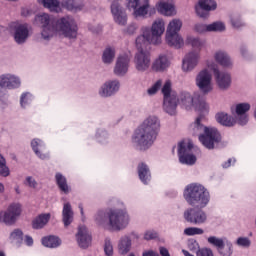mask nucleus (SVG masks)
Wrapping results in <instances>:
<instances>
[{"label": "nucleus", "instance_id": "40", "mask_svg": "<svg viewBox=\"0 0 256 256\" xmlns=\"http://www.w3.org/2000/svg\"><path fill=\"white\" fill-rule=\"evenodd\" d=\"M42 245L48 247L49 249H55L61 245V239L57 236H48L42 238Z\"/></svg>", "mask_w": 256, "mask_h": 256}, {"label": "nucleus", "instance_id": "11", "mask_svg": "<svg viewBox=\"0 0 256 256\" xmlns=\"http://www.w3.org/2000/svg\"><path fill=\"white\" fill-rule=\"evenodd\" d=\"M193 143L189 141H181L178 143V157L182 165H195L197 157L191 153Z\"/></svg>", "mask_w": 256, "mask_h": 256}, {"label": "nucleus", "instance_id": "9", "mask_svg": "<svg viewBox=\"0 0 256 256\" xmlns=\"http://www.w3.org/2000/svg\"><path fill=\"white\" fill-rule=\"evenodd\" d=\"M127 8L133 9V17L135 19H139V17H142L145 19L147 15H150L151 13H155V8L151 7V4L149 3V0H127Z\"/></svg>", "mask_w": 256, "mask_h": 256}, {"label": "nucleus", "instance_id": "16", "mask_svg": "<svg viewBox=\"0 0 256 256\" xmlns=\"http://www.w3.org/2000/svg\"><path fill=\"white\" fill-rule=\"evenodd\" d=\"M251 109L250 103H239L231 107V111L236 115L238 125H245L249 123V115L247 112Z\"/></svg>", "mask_w": 256, "mask_h": 256}, {"label": "nucleus", "instance_id": "48", "mask_svg": "<svg viewBox=\"0 0 256 256\" xmlns=\"http://www.w3.org/2000/svg\"><path fill=\"white\" fill-rule=\"evenodd\" d=\"M205 231L203 228H197V227H188L184 230V235H187L188 237H193V235H203Z\"/></svg>", "mask_w": 256, "mask_h": 256}, {"label": "nucleus", "instance_id": "26", "mask_svg": "<svg viewBox=\"0 0 256 256\" xmlns=\"http://www.w3.org/2000/svg\"><path fill=\"white\" fill-rule=\"evenodd\" d=\"M152 71L163 73L171 67V59L165 54L159 55L152 63Z\"/></svg>", "mask_w": 256, "mask_h": 256}, {"label": "nucleus", "instance_id": "37", "mask_svg": "<svg viewBox=\"0 0 256 256\" xmlns=\"http://www.w3.org/2000/svg\"><path fill=\"white\" fill-rule=\"evenodd\" d=\"M56 184L58 185V188L62 193H69L71 191V187H69V184H67V178L63 176L61 173H56L55 175Z\"/></svg>", "mask_w": 256, "mask_h": 256}, {"label": "nucleus", "instance_id": "38", "mask_svg": "<svg viewBox=\"0 0 256 256\" xmlns=\"http://www.w3.org/2000/svg\"><path fill=\"white\" fill-rule=\"evenodd\" d=\"M62 7L68 11H81L83 3H81V0H63Z\"/></svg>", "mask_w": 256, "mask_h": 256}, {"label": "nucleus", "instance_id": "54", "mask_svg": "<svg viewBox=\"0 0 256 256\" xmlns=\"http://www.w3.org/2000/svg\"><path fill=\"white\" fill-rule=\"evenodd\" d=\"M194 31L196 33H209V24L196 23L194 25Z\"/></svg>", "mask_w": 256, "mask_h": 256}, {"label": "nucleus", "instance_id": "25", "mask_svg": "<svg viewBox=\"0 0 256 256\" xmlns=\"http://www.w3.org/2000/svg\"><path fill=\"white\" fill-rule=\"evenodd\" d=\"M142 35H139L136 38V47L138 51H143L147 45H155V42H152L151 39V28L142 27Z\"/></svg>", "mask_w": 256, "mask_h": 256}, {"label": "nucleus", "instance_id": "7", "mask_svg": "<svg viewBox=\"0 0 256 256\" xmlns=\"http://www.w3.org/2000/svg\"><path fill=\"white\" fill-rule=\"evenodd\" d=\"M9 31L17 45H25L31 37V26L27 23L12 22L9 25Z\"/></svg>", "mask_w": 256, "mask_h": 256}, {"label": "nucleus", "instance_id": "60", "mask_svg": "<svg viewBox=\"0 0 256 256\" xmlns=\"http://www.w3.org/2000/svg\"><path fill=\"white\" fill-rule=\"evenodd\" d=\"M107 137H108L107 131L101 130L98 134V141L100 143H103V141H105V139H107Z\"/></svg>", "mask_w": 256, "mask_h": 256}, {"label": "nucleus", "instance_id": "57", "mask_svg": "<svg viewBox=\"0 0 256 256\" xmlns=\"http://www.w3.org/2000/svg\"><path fill=\"white\" fill-rule=\"evenodd\" d=\"M196 256H215L211 248L203 247L196 252Z\"/></svg>", "mask_w": 256, "mask_h": 256}, {"label": "nucleus", "instance_id": "35", "mask_svg": "<svg viewBox=\"0 0 256 256\" xmlns=\"http://www.w3.org/2000/svg\"><path fill=\"white\" fill-rule=\"evenodd\" d=\"M51 219V214H40L38 217H36L32 222L33 229H43L47 223H49V220Z\"/></svg>", "mask_w": 256, "mask_h": 256}, {"label": "nucleus", "instance_id": "61", "mask_svg": "<svg viewBox=\"0 0 256 256\" xmlns=\"http://www.w3.org/2000/svg\"><path fill=\"white\" fill-rule=\"evenodd\" d=\"M231 165H235V158H229L226 162L222 164L223 169H229Z\"/></svg>", "mask_w": 256, "mask_h": 256}, {"label": "nucleus", "instance_id": "39", "mask_svg": "<svg viewBox=\"0 0 256 256\" xmlns=\"http://www.w3.org/2000/svg\"><path fill=\"white\" fill-rule=\"evenodd\" d=\"M183 27V21L179 18L172 19L166 28V33H179Z\"/></svg>", "mask_w": 256, "mask_h": 256}, {"label": "nucleus", "instance_id": "49", "mask_svg": "<svg viewBox=\"0 0 256 256\" xmlns=\"http://www.w3.org/2000/svg\"><path fill=\"white\" fill-rule=\"evenodd\" d=\"M104 253L106 256H113V242L109 237L104 239Z\"/></svg>", "mask_w": 256, "mask_h": 256}, {"label": "nucleus", "instance_id": "31", "mask_svg": "<svg viewBox=\"0 0 256 256\" xmlns=\"http://www.w3.org/2000/svg\"><path fill=\"white\" fill-rule=\"evenodd\" d=\"M177 105H179L177 96L166 97L163 103V110L165 113H168V115H175V113H177Z\"/></svg>", "mask_w": 256, "mask_h": 256}, {"label": "nucleus", "instance_id": "32", "mask_svg": "<svg viewBox=\"0 0 256 256\" xmlns=\"http://www.w3.org/2000/svg\"><path fill=\"white\" fill-rule=\"evenodd\" d=\"M138 176L144 185H149V182L151 181V170H149L147 164L141 163L138 165Z\"/></svg>", "mask_w": 256, "mask_h": 256}, {"label": "nucleus", "instance_id": "4", "mask_svg": "<svg viewBox=\"0 0 256 256\" xmlns=\"http://www.w3.org/2000/svg\"><path fill=\"white\" fill-rule=\"evenodd\" d=\"M161 131V120L156 115L147 116L134 130L131 137V145L139 151L151 149Z\"/></svg>", "mask_w": 256, "mask_h": 256}, {"label": "nucleus", "instance_id": "14", "mask_svg": "<svg viewBox=\"0 0 256 256\" xmlns=\"http://www.w3.org/2000/svg\"><path fill=\"white\" fill-rule=\"evenodd\" d=\"M134 65L136 71L145 73L151 67V54L145 50L138 51L134 56Z\"/></svg>", "mask_w": 256, "mask_h": 256}, {"label": "nucleus", "instance_id": "47", "mask_svg": "<svg viewBox=\"0 0 256 256\" xmlns=\"http://www.w3.org/2000/svg\"><path fill=\"white\" fill-rule=\"evenodd\" d=\"M0 175L1 177H9L10 171L7 167V160L0 154Z\"/></svg>", "mask_w": 256, "mask_h": 256}, {"label": "nucleus", "instance_id": "30", "mask_svg": "<svg viewBox=\"0 0 256 256\" xmlns=\"http://www.w3.org/2000/svg\"><path fill=\"white\" fill-rule=\"evenodd\" d=\"M133 243L129 235L122 236L118 241V253L120 255H127L131 251Z\"/></svg>", "mask_w": 256, "mask_h": 256}, {"label": "nucleus", "instance_id": "43", "mask_svg": "<svg viewBox=\"0 0 256 256\" xmlns=\"http://www.w3.org/2000/svg\"><path fill=\"white\" fill-rule=\"evenodd\" d=\"M162 95L164 96V99H167V97H177V92L171 89V81L168 80L163 85Z\"/></svg>", "mask_w": 256, "mask_h": 256}, {"label": "nucleus", "instance_id": "27", "mask_svg": "<svg viewBox=\"0 0 256 256\" xmlns=\"http://www.w3.org/2000/svg\"><path fill=\"white\" fill-rule=\"evenodd\" d=\"M156 9L158 13L164 15L165 17H173V15H177V10H175V4H173V0L160 1L156 4Z\"/></svg>", "mask_w": 256, "mask_h": 256}, {"label": "nucleus", "instance_id": "46", "mask_svg": "<svg viewBox=\"0 0 256 256\" xmlns=\"http://www.w3.org/2000/svg\"><path fill=\"white\" fill-rule=\"evenodd\" d=\"M42 5L49 11H59V0H42Z\"/></svg>", "mask_w": 256, "mask_h": 256}, {"label": "nucleus", "instance_id": "53", "mask_svg": "<svg viewBox=\"0 0 256 256\" xmlns=\"http://www.w3.org/2000/svg\"><path fill=\"white\" fill-rule=\"evenodd\" d=\"M139 29V26L137 25V23L132 22L130 23L125 29H124V33L126 35H135V33H137V30Z\"/></svg>", "mask_w": 256, "mask_h": 256}, {"label": "nucleus", "instance_id": "45", "mask_svg": "<svg viewBox=\"0 0 256 256\" xmlns=\"http://www.w3.org/2000/svg\"><path fill=\"white\" fill-rule=\"evenodd\" d=\"M235 245L241 249H249L251 247V239L247 236H240L236 239Z\"/></svg>", "mask_w": 256, "mask_h": 256}, {"label": "nucleus", "instance_id": "24", "mask_svg": "<svg viewBox=\"0 0 256 256\" xmlns=\"http://www.w3.org/2000/svg\"><path fill=\"white\" fill-rule=\"evenodd\" d=\"M214 61L225 69H233V59L225 50H216L214 52Z\"/></svg>", "mask_w": 256, "mask_h": 256}, {"label": "nucleus", "instance_id": "44", "mask_svg": "<svg viewBox=\"0 0 256 256\" xmlns=\"http://www.w3.org/2000/svg\"><path fill=\"white\" fill-rule=\"evenodd\" d=\"M33 101V96L29 92H24L20 96V106L22 109H27L29 105H31V102Z\"/></svg>", "mask_w": 256, "mask_h": 256}, {"label": "nucleus", "instance_id": "63", "mask_svg": "<svg viewBox=\"0 0 256 256\" xmlns=\"http://www.w3.org/2000/svg\"><path fill=\"white\" fill-rule=\"evenodd\" d=\"M21 15L22 17H29V15H31V10L27 8H22Z\"/></svg>", "mask_w": 256, "mask_h": 256}, {"label": "nucleus", "instance_id": "41", "mask_svg": "<svg viewBox=\"0 0 256 256\" xmlns=\"http://www.w3.org/2000/svg\"><path fill=\"white\" fill-rule=\"evenodd\" d=\"M114 59H115V48L109 46L103 52L102 61L103 63H105V65H111Z\"/></svg>", "mask_w": 256, "mask_h": 256}, {"label": "nucleus", "instance_id": "19", "mask_svg": "<svg viewBox=\"0 0 256 256\" xmlns=\"http://www.w3.org/2000/svg\"><path fill=\"white\" fill-rule=\"evenodd\" d=\"M119 89H121V82H119V80H108L101 85L99 96L105 98L113 97V95L119 93Z\"/></svg>", "mask_w": 256, "mask_h": 256}, {"label": "nucleus", "instance_id": "34", "mask_svg": "<svg viewBox=\"0 0 256 256\" xmlns=\"http://www.w3.org/2000/svg\"><path fill=\"white\" fill-rule=\"evenodd\" d=\"M216 121L224 127H233L235 123H237V120H235V118L225 112H220L216 114Z\"/></svg>", "mask_w": 256, "mask_h": 256}, {"label": "nucleus", "instance_id": "59", "mask_svg": "<svg viewBox=\"0 0 256 256\" xmlns=\"http://www.w3.org/2000/svg\"><path fill=\"white\" fill-rule=\"evenodd\" d=\"M159 235L157 234V231L155 230H148L144 233V239L145 241H151L153 239H157Z\"/></svg>", "mask_w": 256, "mask_h": 256}, {"label": "nucleus", "instance_id": "62", "mask_svg": "<svg viewBox=\"0 0 256 256\" xmlns=\"http://www.w3.org/2000/svg\"><path fill=\"white\" fill-rule=\"evenodd\" d=\"M159 251L161 256H171V254H169V250L165 247H160Z\"/></svg>", "mask_w": 256, "mask_h": 256}, {"label": "nucleus", "instance_id": "55", "mask_svg": "<svg viewBox=\"0 0 256 256\" xmlns=\"http://www.w3.org/2000/svg\"><path fill=\"white\" fill-rule=\"evenodd\" d=\"M231 25L235 29H241V27H245V22L239 17H232L231 18Z\"/></svg>", "mask_w": 256, "mask_h": 256}, {"label": "nucleus", "instance_id": "6", "mask_svg": "<svg viewBox=\"0 0 256 256\" xmlns=\"http://www.w3.org/2000/svg\"><path fill=\"white\" fill-rule=\"evenodd\" d=\"M176 101L182 109H186V111H191V109H196V111H200V113H207L209 111V105L205 100H201L189 92H181L178 96H176Z\"/></svg>", "mask_w": 256, "mask_h": 256}, {"label": "nucleus", "instance_id": "50", "mask_svg": "<svg viewBox=\"0 0 256 256\" xmlns=\"http://www.w3.org/2000/svg\"><path fill=\"white\" fill-rule=\"evenodd\" d=\"M10 239H11V241H15V243H21V241H23V231H21L19 229H15L10 234Z\"/></svg>", "mask_w": 256, "mask_h": 256}, {"label": "nucleus", "instance_id": "42", "mask_svg": "<svg viewBox=\"0 0 256 256\" xmlns=\"http://www.w3.org/2000/svg\"><path fill=\"white\" fill-rule=\"evenodd\" d=\"M225 29V23L221 21L208 24V33H222V31H225Z\"/></svg>", "mask_w": 256, "mask_h": 256}, {"label": "nucleus", "instance_id": "29", "mask_svg": "<svg viewBox=\"0 0 256 256\" xmlns=\"http://www.w3.org/2000/svg\"><path fill=\"white\" fill-rule=\"evenodd\" d=\"M75 217V213L73 212V207L71 203H64L62 209V223H64V227H69L71 223H73V219Z\"/></svg>", "mask_w": 256, "mask_h": 256}, {"label": "nucleus", "instance_id": "33", "mask_svg": "<svg viewBox=\"0 0 256 256\" xmlns=\"http://www.w3.org/2000/svg\"><path fill=\"white\" fill-rule=\"evenodd\" d=\"M31 147H32L35 155H37V157H39V159H42V160L49 159V154L41 153V151H43V149H45V144L43 143V141L35 138L31 142Z\"/></svg>", "mask_w": 256, "mask_h": 256}, {"label": "nucleus", "instance_id": "64", "mask_svg": "<svg viewBox=\"0 0 256 256\" xmlns=\"http://www.w3.org/2000/svg\"><path fill=\"white\" fill-rule=\"evenodd\" d=\"M142 256H159V254L153 250L143 252Z\"/></svg>", "mask_w": 256, "mask_h": 256}, {"label": "nucleus", "instance_id": "12", "mask_svg": "<svg viewBox=\"0 0 256 256\" xmlns=\"http://www.w3.org/2000/svg\"><path fill=\"white\" fill-rule=\"evenodd\" d=\"M209 245L216 247L217 252L221 256H231L233 255V243L227 238H219L216 236H210L207 239Z\"/></svg>", "mask_w": 256, "mask_h": 256}, {"label": "nucleus", "instance_id": "23", "mask_svg": "<svg viewBox=\"0 0 256 256\" xmlns=\"http://www.w3.org/2000/svg\"><path fill=\"white\" fill-rule=\"evenodd\" d=\"M76 241L81 249H87V247L91 245L93 237L91 236V233H89V229H87L86 226H80L78 228Z\"/></svg>", "mask_w": 256, "mask_h": 256}, {"label": "nucleus", "instance_id": "51", "mask_svg": "<svg viewBox=\"0 0 256 256\" xmlns=\"http://www.w3.org/2000/svg\"><path fill=\"white\" fill-rule=\"evenodd\" d=\"M187 246L189 251H191L192 253L197 254V251L201 250V246L199 245V242H197V240L195 239L188 240Z\"/></svg>", "mask_w": 256, "mask_h": 256}, {"label": "nucleus", "instance_id": "1", "mask_svg": "<svg viewBox=\"0 0 256 256\" xmlns=\"http://www.w3.org/2000/svg\"><path fill=\"white\" fill-rule=\"evenodd\" d=\"M184 199L191 207L184 211L183 217L187 223L192 225H205L207 223V212L203 209L209 205L211 201V193L201 183H190L188 184L183 192Z\"/></svg>", "mask_w": 256, "mask_h": 256}, {"label": "nucleus", "instance_id": "10", "mask_svg": "<svg viewBox=\"0 0 256 256\" xmlns=\"http://www.w3.org/2000/svg\"><path fill=\"white\" fill-rule=\"evenodd\" d=\"M195 85L204 95H208L213 91V74L209 71V67L200 70L195 77Z\"/></svg>", "mask_w": 256, "mask_h": 256}, {"label": "nucleus", "instance_id": "17", "mask_svg": "<svg viewBox=\"0 0 256 256\" xmlns=\"http://www.w3.org/2000/svg\"><path fill=\"white\" fill-rule=\"evenodd\" d=\"M131 63V56L129 54L124 53L120 54L115 63L114 67V75L117 77H125L129 71V64Z\"/></svg>", "mask_w": 256, "mask_h": 256}, {"label": "nucleus", "instance_id": "22", "mask_svg": "<svg viewBox=\"0 0 256 256\" xmlns=\"http://www.w3.org/2000/svg\"><path fill=\"white\" fill-rule=\"evenodd\" d=\"M0 87L2 89H19L21 87V78L13 74L0 75Z\"/></svg>", "mask_w": 256, "mask_h": 256}, {"label": "nucleus", "instance_id": "52", "mask_svg": "<svg viewBox=\"0 0 256 256\" xmlns=\"http://www.w3.org/2000/svg\"><path fill=\"white\" fill-rule=\"evenodd\" d=\"M163 82L161 80L156 81L150 88H148L147 93L150 96L156 95L157 91L161 89Z\"/></svg>", "mask_w": 256, "mask_h": 256}, {"label": "nucleus", "instance_id": "3", "mask_svg": "<svg viewBox=\"0 0 256 256\" xmlns=\"http://www.w3.org/2000/svg\"><path fill=\"white\" fill-rule=\"evenodd\" d=\"M113 208H110L107 213L103 210L98 211L97 225L106 231H123L129 227L131 216L127 211L125 202L120 199L112 201Z\"/></svg>", "mask_w": 256, "mask_h": 256}, {"label": "nucleus", "instance_id": "58", "mask_svg": "<svg viewBox=\"0 0 256 256\" xmlns=\"http://www.w3.org/2000/svg\"><path fill=\"white\" fill-rule=\"evenodd\" d=\"M27 187H30L31 189H37V186L39 185L35 178L33 176L26 177L25 183Z\"/></svg>", "mask_w": 256, "mask_h": 256}, {"label": "nucleus", "instance_id": "2", "mask_svg": "<svg viewBox=\"0 0 256 256\" xmlns=\"http://www.w3.org/2000/svg\"><path fill=\"white\" fill-rule=\"evenodd\" d=\"M35 23L42 28L40 34L42 41H51L55 33L68 39H77L79 27L71 16H65L55 21L49 14L43 13L35 17Z\"/></svg>", "mask_w": 256, "mask_h": 256}, {"label": "nucleus", "instance_id": "36", "mask_svg": "<svg viewBox=\"0 0 256 256\" xmlns=\"http://www.w3.org/2000/svg\"><path fill=\"white\" fill-rule=\"evenodd\" d=\"M186 43L188 45H191L192 51H199L201 53V50L205 47V40H202L199 37H194V36H188L186 38Z\"/></svg>", "mask_w": 256, "mask_h": 256}, {"label": "nucleus", "instance_id": "21", "mask_svg": "<svg viewBox=\"0 0 256 256\" xmlns=\"http://www.w3.org/2000/svg\"><path fill=\"white\" fill-rule=\"evenodd\" d=\"M111 14L113 16L114 22H116L117 25L122 27L127 25V12L123 6L119 5V2H114L111 4Z\"/></svg>", "mask_w": 256, "mask_h": 256}, {"label": "nucleus", "instance_id": "18", "mask_svg": "<svg viewBox=\"0 0 256 256\" xmlns=\"http://www.w3.org/2000/svg\"><path fill=\"white\" fill-rule=\"evenodd\" d=\"M165 33V21L163 19H156L150 29V41L155 45H161V37Z\"/></svg>", "mask_w": 256, "mask_h": 256}, {"label": "nucleus", "instance_id": "13", "mask_svg": "<svg viewBox=\"0 0 256 256\" xmlns=\"http://www.w3.org/2000/svg\"><path fill=\"white\" fill-rule=\"evenodd\" d=\"M22 211L23 209L21 208V204H10L6 211L0 213V219L2 217V221L5 225H15V223H17V219L21 217Z\"/></svg>", "mask_w": 256, "mask_h": 256}, {"label": "nucleus", "instance_id": "56", "mask_svg": "<svg viewBox=\"0 0 256 256\" xmlns=\"http://www.w3.org/2000/svg\"><path fill=\"white\" fill-rule=\"evenodd\" d=\"M239 51L242 59H246L247 61L251 59V53H249V50L247 49V45L242 44L239 48Z\"/></svg>", "mask_w": 256, "mask_h": 256}, {"label": "nucleus", "instance_id": "20", "mask_svg": "<svg viewBox=\"0 0 256 256\" xmlns=\"http://www.w3.org/2000/svg\"><path fill=\"white\" fill-rule=\"evenodd\" d=\"M217 9V2L215 0H199L195 10L198 17L201 19H207L209 17V11H215Z\"/></svg>", "mask_w": 256, "mask_h": 256}, {"label": "nucleus", "instance_id": "28", "mask_svg": "<svg viewBox=\"0 0 256 256\" xmlns=\"http://www.w3.org/2000/svg\"><path fill=\"white\" fill-rule=\"evenodd\" d=\"M165 41L169 47L174 49H182L185 46V40L179 33H166Z\"/></svg>", "mask_w": 256, "mask_h": 256}, {"label": "nucleus", "instance_id": "8", "mask_svg": "<svg viewBox=\"0 0 256 256\" xmlns=\"http://www.w3.org/2000/svg\"><path fill=\"white\" fill-rule=\"evenodd\" d=\"M206 67L212 71L215 81L220 89H229L231 87V74L229 72L220 70L219 66L215 61L208 60L206 62Z\"/></svg>", "mask_w": 256, "mask_h": 256}, {"label": "nucleus", "instance_id": "15", "mask_svg": "<svg viewBox=\"0 0 256 256\" xmlns=\"http://www.w3.org/2000/svg\"><path fill=\"white\" fill-rule=\"evenodd\" d=\"M201 61V52L199 51H190L188 52L182 60V71L184 73H191L199 62Z\"/></svg>", "mask_w": 256, "mask_h": 256}, {"label": "nucleus", "instance_id": "5", "mask_svg": "<svg viewBox=\"0 0 256 256\" xmlns=\"http://www.w3.org/2000/svg\"><path fill=\"white\" fill-rule=\"evenodd\" d=\"M203 117L199 116L192 124V135H196L200 143L206 149H215L219 143H221V133L215 127H207L201 122Z\"/></svg>", "mask_w": 256, "mask_h": 256}]
</instances>
